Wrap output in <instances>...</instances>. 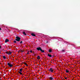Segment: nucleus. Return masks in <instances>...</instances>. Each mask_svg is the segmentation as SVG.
Masks as SVG:
<instances>
[{"instance_id": "1", "label": "nucleus", "mask_w": 80, "mask_h": 80, "mask_svg": "<svg viewBox=\"0 0 80 80\" xmlns=\"http://www.w3.org/2000/svg\"><path fill=\"white\" fill-rule=\"evenodd\" d=\"M36 49L38 51H39V50H40L41 51V52H43V53L44 52V50H42V48H41L40 47H39V48H37Z\"/></svg>"}, {"instance_id": "2", "label": "nucleus", "mask_w": 80, "mask_h": 80, "mask_svg": "<svg viewBox=\"0 0 80 80\" xmlns=\"http://www.w3.org/2000/svg\"><path fill=\"white\" fill-rule=\"evenodd\" d=\"M16 38V39H15V40H16V41H17L18 42H19V41L20 40V39H21V38L17 36Z\"/></svg>"}, {"instance_id": "3", "label": "nucleus", "mask_w": 80, "mask_h": 80, "mask_svg": "<svg viewBox=\"0 0 80 80\" xmlns=\"http://www.w3.org/2000/svg\"><path fill=\"white\" fill-rule=\"evenodd\" d=\"M49 72H53V70L52 69V68H51L49 69Z\"/></svg>"}, {"instance_id": "4", "label": "nucleus", "mask_w": 80, "mask_h": 80, "mask_svg": "<svg viewBox=\"0 0 80 80\" xmlns=\"http://www.w3.org/2000/svg\"><path fill=\"white\" fill-rule=\"evenodd\" d=\"M12 52L10 51L6 52V53H7V54H8V55H10L12 54Z\"/></svg>"}, {"instance_id": "5", "label": "nucleus", "mask_w": 80, "mask_h": 80, "mask_svg": "<svg viewBox=\"0 0 80 80\" xmlns=\"http://www.w3.org/2000/svg\"><path fill=\"white\" fill-rule=\"evenodd\" d=\"M8 66L10 67H13V65L12 64H10V63H8Z\"/></svg>"}, {"instance_id": "6", "label": "nucleus", "mask_w": 80, "mask_h": 80, "mask_svg": "<svg viewBox=\"0 0 80 80\" xmlns=\"http://www.w3.org/2000/svg\"><path fill=\"white\" fill-rule=\"evenodd\" d=\"M9 42V40L7 39H6L5 41V43Z\"/></svg>"}, {"instance_id": "7", "label": "nucleus", "mask_w": 80, "mask_h": 80, "mask_svg": "<svg viewBox=\"0 0 80 80\" xmlns=\"http://www.w3.org/2000/svg\"><path fill=\"white\" fill-rule=\"evenodd\" d=\"M49 79L51 80H54V78H53L52 77H50Z\"/></svg>"}, {"instance_id": "8", "label": "nucleus", "mask_w": 80, "mask_h": 80, "mask_svg": "<svg viewBox=\"0 0 80 80\" xmlns=\"http://www.w3.org/2000/svg\"><path fill=\"white\" fill-rule=\"evenodd\" d=\"M31 35H32V36H33V37H36V35H35L34 33H32Z\"/></svg>"}, {"instance_id": "9", "label": "nucleus", "mask_w": 80, "mask_h": 80, "mask_svg": "<svg viewBox=\"0 0 80 80\" xmlns=\"http://www.w3.org/2000/svg\"><path fill=\"white\" fill-rule=\"evenodd\" d=\"M48 57H52V55L51 54H48Z\"/></svg>"}, {"instance_id": "10", "label": "nucleus", "mask_w": 80, "mask_h": 80, "mask_svg": "<svg viewBox=\"0 0 80 80\" xmlns=\"http://www.w3.org/2000/svg\"><path fill=\"white\" fill-rule=\"evenodd\" d=\"M37 59H38L39 60V59H40V56H38L37 58Z\"/></svg>"}, {"instance_id": "11", "label": "nucleus", "mask_w": 80, "mask_h": 80, "mask_svg": "<svg viewBox=\"0 0 80 80\" xmlns=\"http://www.w3.org/2000/svg\"><path fill=\"white\" fill-rule=\"evenodd\" d=\"M2 57L4 59H5L6 58V57L5 56H2Z\"/></svg>"}, {"instance_id": "12", "label": "nucleus", "mask_w": 80, "mask_h": 80, "mask_svg": "<svg viewBox=\"0 0 80 80\" xmlns=\"http://www.w3.org/2000/svg\"><path fill=\"white\" fill-rule=\"evenodd\" d=\"M22 70H23V69L22 68H21L20 69L19 71L20 72H22Z\"/></svg>"}, {"instance_id": "13", "label": "nucleus", "mask_w": 80, "mask_h": 80, "mask_svg": "<svg viewBox=\"0 0 80 80\" xmlns=\"http://www.w3.org/2000/svg\"><path fill=\"white\" fill-rule=\"evenodd\" d=\"M66 73H68V72H69V71L68 70L66 69Z\"/></svg>"}, {"instance_id": "14", "label": "nucleus", "mask_w": 80, "mask_h": 80, "mask_svg": "<svg viewBox=\"0 0 80 80\" xmlns=\"http://www.w3.org/2000/svg\"><path fill=\"white\" fill-rule=\"evenodd\" d=\"M23 63H24V65H25L26 66H28V64H27V63L26 62H23Z\"/></svg>"}, {"instance_id": "15", "label": "nucleus", "mask_w": 80, "mask_h": 80, "mask_svg": "<svg viewBox=\"0 0 80 80\" xmlns=\"http://www.w3.org/2000/svg\"><path fill=\"white\" fill-rule=\"evenodd\" d=\"M23 35H27V34L25 33V32H23Z\"/></svg>"}, {"instance_id": "16", "label": "nucleus", "mask_w": 80, "mask_h": 80, "mask_svg": "<svg viewBox=\"0 0 80 80\" xmlns=\"http://www.w3.org/2000/svg\"><path fill=\"white\" fill-rule=\"evenodd\" d=\"M49 52H52V50L51 49H49Z\"/></svg>"}, {"instance_id": "17", "label": "nucleus", "mask_w": 80, "mask_h": 80, "mask_svg": "<svg viewBox=\"0 0 80 80\" xmlns=\"http://www.w3.org/2000/svg\"><path fill=\"white\" fill-rule=\"evenodd\" d=\"M19 73H20L21 75H22V73L21 72H18Z\"/></svg>"}, {"instance_id": "18", "label": "nucleus", "mask_w": 80, "mask_h": 80, "mask_svg": "<svg viewBox=\"0 0 80 80\" xmlns=\"http://www.w3.org/2000/svg\"><path fill=\"white\" fill-rule=\"evenodd\" d=\"M64 51H65V50H62V52H64Z\"/></svg>"}, {"instance_id": "19", "label": "nucleus", "mask_w": 80, "mask_h": 80, "mask_svg": "<svg viewBox=\"0 0 80 80\" xmlns=\"http://www.w3.org/2000/svg\"><path fill=\"white\" fill-rule=\"evenodd\" d=\"M20 44H22V41H21V42L20 43Z\"/></svg>"}, {"instance_id": "20", "label": "nucleus", "mask_w": 80, "mask_h": 80, "mask_svg": "<svg viewBox=\"0 0 80 80\" xmlns=\"http://www.w3.org/2000/svg\"><path fill=\"white\" fill-rule=\"evenodd\" d=\"M14 43H17V41H14Z\"/></svg>"}, {"instance_id": "21", "label": "nucleus", "mask_w": 80, "mask_h": 80, "mask_svg": "<svg viewBox=\"0 0 80 80\" xmlns=\"http://www.w3.org/2000/svg\"><path fill=\"white\" fill-rule=\"evenodd\" d=\"M21 52H22V53H23L24 52L23 51H21Z\"/></svg>"}, {"instance_id": "22", "label": "nucleus", "mask_w": 80, "mask_h": 80, "mask_svg": "<svg viewBox=\"0 0 80 80\" xmlns=\"http://www.w3.org/2000/svg\"><path fill=\"white\" fill-rule=\"evenodd\" d=\"M27 54H29V52H28Z\"/></svg>"}, {"instance_id": "23", "label": "nucleus", "mask_w": 80, "mask_h": 80, "mask_svg": "<svg viewBox=\"0 0 80 80\" xmlns=\"http://www.w3.org/2000/svg\"><path fill=\"white\" fill-rule=\"evenodd\" d=\"M30 52H31V53H32V50L30 51Z\"/></svg>"}, {"instance_id": "24", "label": "nucleus", "mask_w": 80, "mask_h": 80, "mask_svg": "<svg viewBox=\"0 0 80 80\" xmlns=\"http://www.w3.org/2000/svg\"><path fill=\"white\" fill-rule=\"evenodd\" d=\"M65 78V79H67V78Z\"/></svg>"}, {"instance_id": "25", "label": "nucleus", "mask_w": 80, "mask_h": 80, "mask_svg": "<svg viewBox=\"0 0 80 80\" xmlns=\"http://www.w3.org/2000/svg\"><path fill=\"white\" fill-rule=\"evenodd\" d=\"M1 30V28H0V30Z\"/></svg>"}, {"instance_id": "26", "label": "nucleus", "mask_w": 80, "mask_h": 80, "mask_svg": "<svg viewBox=\"0 0 80 80\" xmlns=\"http://www.w3.org/2000/svg\"><path fill=\"white\" fill-rule=\"evenodd\" d=\"M0 48H1V46L0 45Z\"/></svg>"}, {"instance_id": "27", "label": "nucleus", "mask_w": 80, "mask_h": 80, "mask_svg": "<svg viewBox=\"0 0 80 80\" xmlns=\"http://www.w3.org/2000/svg\"><path fill=\"white\" fill-rule=\"evenodd\" d=\"M47 43H48V41L47 42Z\"/></svg>"}, {"instance_id": "28", "label": "nucleus", "mask_w": 80, "mask_h": 80, "mask_svg": "<svg viewBox=\"0 0 80 80\" xmlns=\"http://www.w3.org/2000/svg\"><path fill=\"white\" fill-rule=\"evenodd\" d=\"M53 57H54V55H53Z\"/></svg>"}]
</instances>
